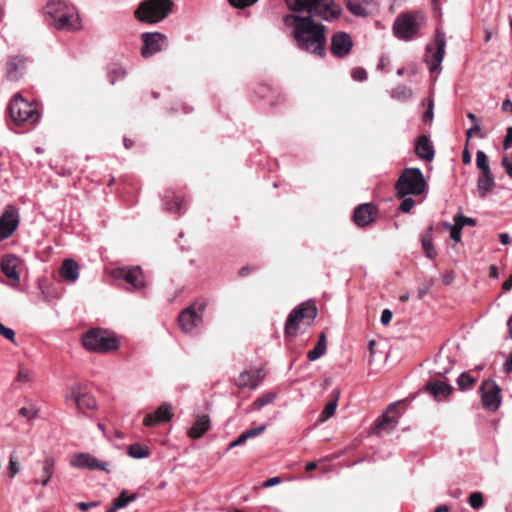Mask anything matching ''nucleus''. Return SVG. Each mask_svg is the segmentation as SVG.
<instances>
[{"label":"nucleus","instance_id":"nucleus-1","mask_svg":"<svg viewBox=\"0 0 512 512\" xmlns=\"http://www.w3.org/2000/svg\"><path fill=\"white\" fill-rule=\"evenodd\" d=\"M290 11L307 13V16L290 14L284 18L286 26L293 27V36L298 48L308 53L323 56L326 44V27L313 20L314 17L327 22L340 18L342 8L334 0H284Z\"/></svg>","mask_w":512,"mask_h":512},{"label":"nucleus","instance_id":"nucleus-2","mask_svg":"<svg viewBox=\"0 0 512 512\" xmlns=\"http://www.w3.org/2000/svg\"><path fill=\"white\" fill-rule=\"evenodd\" d=\"M46 21L57 30L74 32L81 29V19L75 6L63 1H51L45 8Z\"/></svg>","mask_w":512,"mask_h":512},{"label":"nucleus","instance_id":"nucleus-3","mask_svg":"<svg viewBox=\"0 0 512 512\" xmlns=\"http://www.w3.org/2000/svg\"><path fill=\"white\" fill-rule=\"evenodd\" d=\"M426 188V181L419 168H405L395 183L396 195L404 198L407 195H420Z\"/></svg>","mask_w":512,"mask_h":512},{"label":"nucleus","instance_id":"nucleus-4","mask_svg":"<svg viewBox=\"0 0 512 512\" xmlns=\"http://www.w3.org/2000/svg\"><path fill=\"white\" fill-rule=\"evenodd\" d=\"M424 22L425 16L421 12L401 13L394 22V34L398 39L410 41L417 36Z\"/></svg>","mask_w":512,"mask_h":512},{"label":"nucleus","instance_id":"nucleus-5","mask_svg":"<svg viewBox=\"0 0 512 512\" xmlns=\"http://www.w3.org/2000/svg\"><path fill=\"white\" fill-rule=\"evenodd\" d=\"M83 346L92 352L106 353L119 348L118 338L102 329H91L82 337Z\"/></svg>","mask_w":512,"mask_h":512},{"label":"nucleus","instance_id":"nucleus-6","mask_svg":"<svg viewBox=\"0 0 512 512\" xmlns=\"http://www.w3.org/2000/svg\"><path fill=\"white\" fill-rule=\"evenodd\" d=\"M172 6V0H146L139 5L135 16L142 22L157 23L169 15Z\"/></svg>","mask_w":512,"mask_h":512},{"label":"nucleus","instance_id":"nucleus-7","mask_svg":"<svg viewBox=\"0 0 512 512\" xmlns=\"http://www.w3.org/2000/svg\"><path fill=\"white\" fill-rule=\"evenodd\" d=\"M316 316L317 308L313 301L301 303L288 315L285 323V334L287 336H295L301 321L307 320V324L311 325Z\"/></svg>","mask_w":512,"mask_h":512},{"label":"nucleus","instance_id":"nucleus-8","mask_svg":"<svg viewBox=\"0 0 512 512\" xmlns=\"http://www.w3.org/2000/svg\"><path fill=\"white\" fill-rule=\"evenodd\" d=\"M9 112L14 123L18 125L34 124L39 120V113L36 108L19 94L15 95L10 101Z\"/></svg>","mask_w":512,"mask_h":512},{"label":"nucleus","instance_id":"nucleus-9","mask_svg":"<svg viewBox=\"0 0 512 512\" xmlns=\"http://www.w3.org/2000/svg\"><path fill=\"white\" fill-rule=\"evenodd\" d=\"M207 307V301L200 299L185 308L178 317L181 330L192 333L203 322V313Z\"/></svg>","mask_w":512,"mask_h":512},{"label":"nucleus","instance_id":"nucleus-10","mask_svg":"<svg viewBox=\"0 0 512 512\" xmlns=\"http://www.w3.org/2000/svg\"><path fill=\"white\" fill-rule=\"evenodd\" d=\"M67 404L74 403L78 410H95L97 402L95 397L87 392L81 384H73L64 393Z\"/></svg>","mask_w":512,"mask_h":512},{"label":"nucleus","instance_id":"nucleus-11","mask_svg":"<svg viewBox=\"0 0 512 512\" xmlns=\"http://www.w3.org/2000/svg\"><path fill=\"white\" fill-rule=\"evenodd\" d=\"M445 33L439 29L436 31L434 46L427 44L425 61L430 64V71L434 72L440 68L445 54Z\"/></svg>","mask_w":512,"mask_h":512},{"label":"nucleus","instance_id":"nucleus-12","mask_svg":"<svg viewBox=\"0 0 512 512\" xmlns=\"http://www.w3.org/2000/svg\"><path fill=\"white\" fill-rule=\"evenodd\" d=\"M479 391L483 407L490 411H496L501 404L500 387L491 379L482 382Z\"/></svg>","mask_w":512,"mask_h":512},{"label":"nucleus","instance_id":"nucleus-13","mask_svg":"<svg viewBox=\"0 0 512 512\" xmlns=\"http://www.w3.org/2000/svg\"><path fill=\"white\" fill-rule=\"evenodd\" d=\"M143 46L141 55L151 57L168 47L167 37L160 32H146L142 34Z\"/></svg>","mask_w":512,"mask_h":512},{"label":"nucleus","instance_id":"nucleus-14","mask_svg":"<svg viewBox=\"0 0 512 512\" xmlns=\"http://www.w3.org/2000/svg\"><path fill=\"white\" fill-rule=\"evenodd\" d=\"M113 275L117 279H123L134 290L145 287L143 272L139 266L117 268L114 270Z\"/></svg>","mask_w":512,"mask_h":512},{"label":"nucleus","instance_id":"nucleus-15","mask_svg":"<svg viewBox=\"0 0 512 512\" xmlns=\"http://www.w3.org/2000/svg\"><path fill=\"white\" fill-rule=\"evenodd\" d=\"M19 224L18 210L13 206H7L0 217V241L9 238Z\"/></svg>","mask_w":512,"mask_h":512},{"label":"nucleus","instance_id":"nucleus-16","mask_svg":"<svg viewBox=\"0 0 512 512\" xmlns=\"http://www.w3.org/2000/svg\"><path fill=\"white\" fill-rule=\"evenodd\" d=\"M70 464L72 467H75L77 469H91V470H100L109 472V464L105 461H101L95 456L89 454V453H77L75 454Z\"/></svg>","mask_w":512,"mask_h":512},{"label":"nucleus","instance_id":"nucleus-17","mask_svg":"<svg viewBox=\"0 0 512 512\" xmlns=\"http://www.w3.org/2000/svg\"><path fill=\"white\" fill-rule=\"evenodd\" d=\"M352 47V38L344 31L335 33L331 38L330 51L337 58H344L349 55Z\"/></svg>","mask_w":512,"mask_h":512},{"label":"nucleus","instance_id":"nucleus-18","mask_svg":"<svg viewBox=\"0 0 512 512\" xmlns=\"http://www.w3.org/2000/svg\"><path fill=\"white\" fill-rule=\"evenodd\" d=\"M26 70V58L22 55L10 56L6 63V78L9 81H18Z\"/></svg>","mask_w":512,"mask_h":512},{"label":"nucleus","instance_id":"nucleus-19","mask_svg":"<svg viewBox=\"0 0 512 512\" xmlns=\"http://www.w3.org/2000/svg\"><path fill=\"white\" fill-rule=\"evenodd\" d=\"M399 412L397 403L390 404L386 411L377 419L375 423L376 429L379 431H388L396 427L398 423Z\"/></svg>","mask_w":512,"mask_h":512},{"label":"nucleus","instance_id":"nucleus-20","mask_svg":"<svg viewBox=\"0 0 512 512\" xmlns=\"http://www.w3.org/2000/svg\"><path fill=\"white\" fill-rule=\"evenodd\" d=\"M377 213L376 207L371 203H364L355 208L353 221L358 227L369 225Z\"/></svg>","mask_w":512,"mask_h":512},{"label":"nucleus","instance_id":"nucleus-21","mask_svg":"<svg viewBox=\"0 0 512 512\" xmlns=\"http://www.w3.org/2000/svg\"><path fill=\"white\" fill-rule=\"evenodd\" d=\"M425 390L437 401L447 399L453 392L450 384L439 380L429 381Z\"/></svg>","mask_w":512,"mask_h":512},{"label":"nucleus","instance_id":"nucleus-22","mask_svg":"<svg viewBox=\"0 0 512 512\" xmlns=\"http://www.w3.org/2000/svg\"><path fill=\"white\" fill-rule=\"evenodd\" d=\"M264 378L265 373L263 369H257L254 372L245 370L239 375L236 385L239 388L248 387L250 389H256Z\"/></svg>","mask_w":512,"mask_h":512},{"label":"nucleus","instance_id":"nucleus-23","mask_svg":"<svg viewBox=\"0 0 512 512\" xmlns=\"http://www.w3.org/2000/svg\"><path fill=\"white\" fill-rule=\"evenodd\" d=\"M173 416L172 407L170 404H162L155 413L147 414L144 418L145 426H154L159 423L168 422Z\"/></svg>","mask_w":512,"mask_h":512},{"label":"nucleus","instance_id":"nucleus-24","mask_svg":"<svg viewBox=\"0 0 512 512\" xmlns=\"http://www.w3.org/2000/svg\"><path fill=\"white\" fill-rule=\"evenodd\" d=\"M80 274L78 263L72 259H65L60 267V276L67 283H75Z\"/></svg>","mask_w":512,"mask_h":512},{"label":"nucleus","instance_id":"nucleus-25","mask_svg":"<svg viewBox=\"0 0 512 512\" xmlns=\"http://www.w3.org/2000/svg\"><path fill=\"white\" fill-rule=\"evenodd\" d=\"M415 153L418 156V158L425 160L427 162H430L434 159L435 150L428 136L421 135L418 138L415 147Z\"/></svg>","mask_w":512,"mask_h":512},{"label":"nucleus","instance_id":"nucleus-26","mask_svg":"<svg viewBox=\"0 0 512 512\" xmlns=\"http://www.w3.org/2000/svg\"><path fill=\"white\" fill-rule=\"evenodd\" d=\"M19 258L14 255H6L2 258L0 268L2 273L11 280L19 281L20 276L17 272Z\"/></svg>","mask_w":512,"mask_h":512},{"label":"nucleus","instance_id":"nucleus-27","mask_svg":"<svg viewBox=\"0 0 512 512\" xmlns=\"http://www.w3.org/2000/svg\"><path fill=\"white\" fill-rule=\"evenodd\" d=\"M453 367V361L449 356L439 353L435 356L434 367L430 370V373L435 376H445Z\"/></svg>","mask_w":512,"mask_h":512},{"label":"nucleus","instance_id":"nucleus-28","mask_svg":"<svg viewBox=\"0 0 512 512\" xmlns=\"http://www.w3.org/2000/svg\"><path fill=\"white\" fill-rule=\"evenodd\" d=\"M494 176L491 172L481 173L477 179V191L479 193L480 198H486L487 195L493 190L495 187Z\"/></svg>","mask_w":512,"mask_h":512},{"label":"nucleus","instance_id":"nucleus-29","mask_svg":"<svg viewBox=\"0 0 512 512\" xmlns=\"http://www.w3.org/2000/svg\"><path fill=\"white\" fill-rule=\"evenodd\" d=\"M56 460L53 456L47 455L45 456L42 462V474L40 480H35L36 484H41L42 486H47L49 481L51 480L54 474Z\"/></svg>","mask_w":512,"mask_h":512},{"label":"nucleus","instance_id":"nucleus-30","mask_svg":"<svg viewBox=\"0 0 512 512\" xmlns=\"http://www.w3.org/2000/svg\"><path fill=\"white\" fill-rule=\"evenodd\" d=\"M210 428V419L207 415H198L188 434L191 438L198 439Z\"/></svg>","mask_w":512,"mask_h":512},{"label":"nucleus","instance_id":"nucleus-31","mask_svg":"<svg viewBox=\"0 0 512 512\" xmlns=\"http://www.w3.org/2000/svg\"><path fill=\"white\" fill-rule=\"evenodd\" d=\"M347 9L355 16L366 17L369 15L367 9L370 0H344Z\"/></svg>","mask_w":512,"mask_h":512},{"label":"nucleus","instance_id":"nucleus-32","mask_svg":"<svg viewBox=\"0 0 512 512\" xmlns=\"http://www.w3.org/2000/svg\"><path fill=\"white\" fill-rule=\"evenodd\" d=\"M433 227L430 226L421 238L422 248L429 259H434L437 252L432 242Z\"/></svg>","mask_w":512,"mask_h":512},{"label":"nucleus","instance_id":"nucleus-33","mask_svg":"<svg viewBox=\"0 0 512 512\" xmlns=\"http://www.w3.org/2000/svg\"><path fill=\"white\" fill-rule=\"evenodd\" d=\"M326 349V336L321 333L315 347L308 352L307 357L310 361H316L326 353Z\"/></svg>","mask_w":512,"mask_h":512},{"label":"nucleus","instance_id":"nucleus-34","mask_svg":"<svg viewBox=\"0 0 512 512\" xmlns=\"http://www.w3.org/2000/svg\"><path fill=\"white\" fill-rule=\"evenodd\" d=\"M412 96V90L405 85H399L391 90V97L399 101H407Z\"/></svg>","mask_w":512,"mask_h":512},{"label":"nucleus","instance_id":"nucleus-35","mask_svg":"<svg viewBox=\"0 0 512 512\" xmlns=\"http://www.w3.org/2000/svg\"><path fill=\"white\" fill-rule=\"evenodd\" d=\"M127 453L132 458L142 459L149 455V449L139 443H134L129 446Z\"/></svg>","mask_w":512,"mask_h":512},{"label":"nucleus","instance_id":"nucleus-36","mask_svg":"<svg viewBox=\"0 0 512 512\" xmlns=\"http://www.w3.org/2000/svg\"><path fill=\"white\" fill-rule=\"evenodd\" d=\"M137 499V494L133 493L131 495H128V492L126 490H123L119 496L114 499L113 504L118 508L122 509L125 508L129 503L135 501Z\"/></svg>","mask_w":512,"mask_h":512},{"label":"nucleus","instance_id":"nucleus-37","mask_svg":"<svg viewBox=\"0 0 512 512\" xmlns=\"http://www.w3.org/2000/svg\"><path fill=\"white\" fill-rule=\"evenodd\" d=\"M276 399V394L274 392H268L260 397H258L253 403L252 407L255 410H260L262 407L269 405L274 402Z\"/></svg>","mask_w":512,"mask_h":512},{"label":"nucleus","instance_id":"nucleus-38","mask_svg":"<svg viewBox=\"0 0 512 512\" xmlns=\"http://www.w3.org/2000/svg\"><path fill=\"white\" fill-rule=\"evenodd\" d=\"M476 166L480 169L481 173L491 172L488 156L482 150H478L476 153Z\"/></svg>","mask_w":512,"mask_h":512},{"label":"nucleus","instance_id":"nucleus-39","mask_svg":"<svg viewBox=\"0 0 512 512\" xmlns=\"http://www.w3.org/2000/svg\"><path fill=\"white\" fill-rule=\"evenodd\" d=\"M338 395H339V393L337 392V395L334 398V400H332L326 404L324 410L322 411V413L320 415V418H319L320 421H322V422L326 421L335 414V411L337 408Z\"/></svg>","mask_w":512,"mask_h":512},{"label":"nucleus","instance_id":"nucleus-40","mask_svg":"<svg viewBox=\"0 0 512 512\" xmlns=\"http://www.w3.org/2000/svg\"><path fill=\"white\" fill-rule=\"evenodd\" d=\"M475 382V378L466 372L461 373L457 379V384L461 390L470 389Z\"/></svg>","mask_w":512,"mask_h":512},{"label":"nucleus","instance_id":"nucleus-41","mask_svg":"<svg viewBox=\"0 0 512 512\" xmlns=\"http://www.w3.org/2000/svg\"><path fill=\"white\" fill-rule=\"evenodd\" d=\"M125 74L126 71L122 66L114 65L108 72L109 82L114 85L118 79L124 78Z\"/></svg>","mask_w":512,"mask_h":512},{"label":"nucleus","instance_id":"nucleus-42","mask_svg":"<svg viewBox=\"0 0 512 512\" xmlns=\"http://www.w3.org/2000/svg\"><path fill=\"white\" fill-rule=\"evenodd\" d=\"M39 408L35 405H30L28 407H22L19 409L18 413L20 416L26 418L27 420H33L38 416Z\"/></svg>","mask_w":512,"mask_h":512},{"label":"nucleus","instance_id":"nucleus-43","mask_svg":"<svg viewBox=\"0 0 512 512\" xmlns=\"http://www.w3.org/2000/svg\"><path fill=\"white\" fill-rule=\"evenodd\" d=\"M443 225L446 230L450 231V236L452 240H454L457 243L461 241L462 228H460L459 225H457L456 223L452 225L449 222H445Z\"/></svg>","mask_w":512,"mask_h":512},{"label":"nucleus","instance_id":"nucleus-44","mask_svg":"<svg viewBox=\"0 0 512 512\" xmlns=\"http://www.w3.org/2000/svg\"><path fill=\"white\" fill-rule=\"evenodd\" d=\"M454 223L459 225L460 228L463 229L465 225L474 227L477 225V222L474 218L466 217L461 213H458L454 216Z\"/></svg>","mask_w":512,"mask_h":512},{"label":"nucleus","instance_id":"nucleus-45","mask_svg":"<svg viewBox=\"0 0 512 512\" xmlns=\"http://www.w3.org/2000/svg\"><path fill=\"white\" fill-rule=\"evenodd\" d=\"M469 504L473 509H479L483 506V495L480 492H473L469 497Z\"/></svg>","mask_w":512,"mask_h":512},{"label":"nucleus","instance_id":"nucleus-46","mask_svg":"<svg viewBox=\"0 0 512 512\" xmlns=\"http://www.w3.org/2000/svg\"><path fill=\"white\" fill-rule=\"evenodd\" d=\"M434 280L430 278L426 280L417 290V298L423 299L429 292L430 288L433 286Z\"/></svg>","mask_w":512,"mask_h":512},{"label":"nucleus","instance_id":"nucleus-47","mask_svg":"<svg viewBox=\"0 0 512 512\" xmlns=\"http://www.w3.org/2000/svg\"><path fill=\"white\" fill-rule=\"evenodd\" d=\"M183 207V200L180 197H175L173 202H166L165 203V209H167L170 212H181Z\"/></svg>","mask_w":512,"mask_h":512},{"label":"nucleus","instance_id":"nucleus-48","mask_svg":"<svg viewBox=\"0 0 512 512\" xmlns=\"http://www.w3.org/2000/svg\"><path fill=\"white\" fill-rule=\"evenodd\" d=\"M20 471V466L18 461L14 458L13 455L10 456L9 466H8V475L10 478H14Z\"/></svg>","mask_w":512,"mask_h":512},{"label":"nucleus","instance_id":"nucleus-49","mask_svg":"<svg viewBox=\"0 0 512 512\" xmlns=\"http://www.w3.org/2000/svg\"><path fill=\"white\" fill-rule=\"evenodd\" d=\"M0 335L9 340L12 343H16L15 332L13 329L6 327L4 324L0 323Z\"/></svg>","mask_w":512,"mask_h":512},{"label":"nucleus","instance_id":"nucleus-50","mask_svg":"<svg viewBox=\"0 0 512 512\" xmlns=\"http://www.w3.org/2000/svg\"><path fill=\"white\" fill-rule=\"evenodd\" d=\"M351 77L354 81L362 82L367 79V72L364 68L357 67L351 71Z\"/></svg>","mask_w":512,"mask_h":512},{"label":"nucleus","instance_id":"nucleus-51","mask_svg":"<svg viewBox=\"0 0 512 512\" xmlns=\"http://www.w3.org/2000/svg\"><path fill=\"white\" fill-rule=\"evenodd\" d=\"M266 424H261L260 426L256 427V428H252V429H249L245 432H243V434L245 435L246 439H250V438H254L258 435H260L261 433H263L266 429Z\"/></svg>","mask_w":512,"mask_h":512},{"label":"nucleus","instance_id":"nucleus-52","mask_svg":"<svg viewBox=\"0 0 512 512\" xmlns=\"http://www.w3.org/2000/svg\"><path fill=\"white\" fill-rule=\"evenodd\" d=\"M230 5L238 9H244L246 7L252 6L258 0H228Z\"/></svg>","mask_w":512,"mask_h":512},{"label":"nucleus","instance_id":"nucleus-53","mask_svg":"<svg viewBox=\"0 0 512 512\" xmlns=\"http://www.w3.org/2000/svg\"><path fill=\"white\" fill-rule=\"evenodd\" d=\"M415 204V201L411 197H404L403 201L401 202L399 206V210L404 213H408L411 211Z\"/></svg>","mask_w":512,"mask_h":512},{"label":"nucleus","instance_id":"nucleus-54","mask_svg":"<svg viewBox=\"0 0 512 512\" xmlns=\"http://www.w3.org/2000/svg\"><path fill=\"white\" fill-rule=\"evenodd\" d=\"M512 143V126L507 128L506 135L503 141V149L508 150Z\"/></svg>","mask_w":512,"mask_h":512},{"label":"nucleus","instance_id":"nucleus-55","mask_svg":"<svg viewBox=\"0 0 512 512\" xmlns=\"http://www.w3.org/2000/svg\"><path fill=\"white\" fill-rule=\"evenodd\" d=\"M433 108H434L433 100H430L428 103V108L423 115V120L425 122L431 121L433 119V116H434Z\"/></svg>","mask_w":512,"mask_h":512},{"label":"nucleus","instance_id":"nucleus-56","mask_svg":"<svg viewBox=\"0 0 512 512\" xmlns=\"http://www.w3.org/2000/svg\"><path fill=\"white\" fill-rule=\"evenodd\" d=\"M392 312L389 309H384L381 313L380 321L383 325H388L391 322L392 319Z\"/></svg>","mask_w":512,"mask_h":512},{"label":"nucleus","instance_id":"nucleus-57","mask_svg":"<svg viewBox=\"0 0 512 512\" xmlns=\"http://www.w3.org/2000/svg\"><path fill=\"white\" fill-rule=\"evenodd\" d=\"M98 505H99L98 501L78 502L77 503V507L79 508V510H81L83 512L87 511L89 508L97 507Z\"/></svg>","mask_w":512,"mask_h":512},{"label":"nucleus","instance_id":"nucleus-58","mask_svg":"<svg viewBox=\"0 0 512 512\" xmlns=\"http://www.w3.org/2000/svg\"><path fill=\"white\" fill-rule=\"evenodd\" d=\"M29 379H30L29 371L24 368H20L18 375H17V380L20 382H28Z\"/></svg>","mask_w":512,"mask_h":512},{"label":"nucleus","instance_id":"nucleus-59","mask_svg":"<svg viewBox=\"0 0 512 512\" xmlns=\"http://www.w3.org/2000/svg\"><path fill=\"white\" fill-rule=\"evenodd\" d=\"M246 441H247V439H246L245 435H244L243 433H241V434L238 436V438H237V439H235L234 441H232V442L229 444L228 448H229V449H232V448H234V447L241 446V445H243Z\"/></svg>","mask_w":512,"mask_h":512},{"label":"nucleus","instance_id":"nucleus-60","mask_svg":"<svg viewBox=\"0 0 512 512\" xmlns=\"http://www.w3.org/2000/svg\"><path fill=\"white\" fill-rule=\"evenodd\" d=\"M502 166L504 167L507 175L512 178V161L507 156L502 159Z\"/></svg>","mask_w":512,"mask_h":512},{"label":"nucleus","instance_id":"nucleus-61","mask_svg":"<svg viewBox=\"0 0 512 512\" xmlns=\"http://www.w3.org/2000/svg\"><path fill=\"white\" fill-rule=\"evenodd\" d=\"M279 483H281V478L276 476V477H272V478L267 479L263 483V486L264 487H273L275 485H278Z\"/></svg>","mask_w":512,"mask_h":512},{"label":"nucleus","instance_id":"nucleus-62","mask_svg":"<svg viewBox=\"0 0 512 512\" xmlns=\"http://www.w3.org/2000/svg\"><path fill=\"white\" fill-rule=\"evenodd\" d=\"M503 371L507 374L512 372V352L509 354L507 360L503 365Z\"/></svg>","mask_w":512,"mask_h":512},{"label":"nucleus","instance_id":"nucleus-63","mask_svg":"<svg viewBox=\"0 0 512 512\" xmlns=\"http://www.w3.org/2000/svg\"><path fill=\"white\" fill-rule=\"evenodd\" d=\"M489 276L494 279L499 278V271L496 265H491L489 268Z\"/></svg>","mask_w":512,"mask_h":512},{"label":"nucleus","instance_id":"nucleus-64","mask_svg":"<svg viewBox=\"0 0 512 512\" xmlns=\"http://www.w3.org/2000/svg\"><path fill=\"white\" fill-rule=\"evenodd\" d=\"M503 291L507 292L512 289V274L509 276L508 280H506L502 285Z\"/></svg>","mask_w":512,"mask_h":512}]
</instances>
